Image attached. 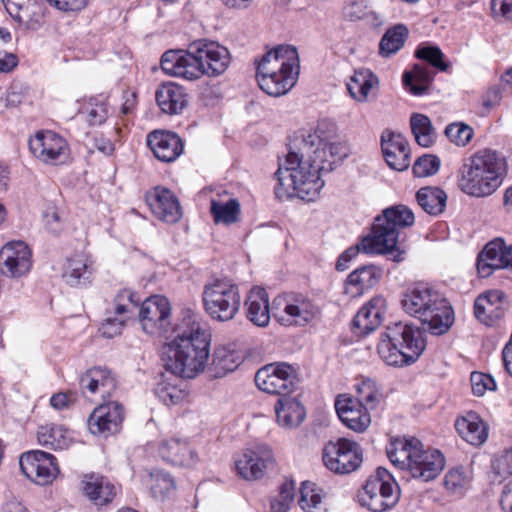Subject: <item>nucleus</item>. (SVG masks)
Masks as SVG:
<instances>
[{
	"label": "nucleus",
	"instance_id": "2f4dec72",
	"mask_svg": "<svg viewBox=\"0 0 512 512\" xmlns=\"http://www.w3.org/2000/svg\"><path fill=\"white\" fill-rule=\"evenodd\" d=\"M160 457L169 463L190 466L195 463V454L186 440L172 437L159 445Z\"/></svg>",
	"mask_w": 512,
	"mask_h": 512
},
{
	"label": "nucleus",
	"instance_id": "f03ea898",
	"mask_svg": "<svg viewBox=\"0 0 512 512\" xmlns=\"http://www.w3.org/2000/svg\"><path fill=\"white\" fill-rule=\"evenodd\" d=\"M161 355L166 370L172 375L193 378L204 371L209 359V340L195 315L184 316L173 327Z\"/></svg>",
	"mask_w": 512,
	"mask_h": 512
},
{
	"label": "nucleus",
	"instance_id": "f257e3e1",
	"mask_svg": "<svg viewBox=\"0 0 512 512\" xmlns=\"http://www.w3.org/2000/svg\"><path fill=\"white\" fill-rule=\"evenodd\" d=\"M302 155L289 152L275 173V195L279 199L298 197L313 201L324 186L321 173L331 172L348 155L340 142L323 138L316 129L303 136Z\"/></svg>",
	"mask_w": 512,
	"mask_h": 512
},
{
	"label": "nucleus",
	"instance_id": "37998d69",
	"mask_svg": "<svg viewBox=\"0 0 512 512\" xmlns=\"http://www.w3.org/2000/svg\"><path fill=\"white\" fill-rule=\"evenodd\" d=\"M241 362L240 354L225 346L217 347L212 355L211 371L216 378L234 371Z\"/></svg>",
	"mask_w": 512,
	"mask_h": 512
},
{
	"label": "nucleus",
	"instance_id": "a18cd8bd",
	"mask_svg": "<svg viewBox=\"0 0 512 512\" xmlns=\"http://www.w3.org/2000/svg\"><path fill=\"white\" fill-rule=\"evenodd\" d=\"M447 195L438 187H423L418 190V205L429 215H438L446 207Z\"/></svg>",
	"mask_w": 512,
	"mask_h": 512
},
{
	"label": "nucleus",
	"instance_id": "cd10ccee",
	"mask_svg": "<svg viewBox=\"0 0 512 512\" xmlns=\"http://www.w3.org/2000/svg\"><path fill=\"white\" fill-rule=\"evenodd\" d=\"M155 97L161 111L169 115L181 113L188 103L185 89L175 82L161 84Z\"/></svg>",
	"mask_w": 512,
	"mask_h": 512
},
{
	"label": "nucleus",
	"instance_id": "9d476101",
	"mask_svg": "<svg viewBox=\"0 0 512 512\" xmlns=\"http://www.w3.org/2000/svg\"><path fill=\"white\" fill-rule=\"evenodd\" d=\"M317 313L314 303L300 294L278 296L272 303V315L285 326H305Z\"/></svg>",
	"mask_w": 512,
	"mask_h": 512
},
{
	"label": "nucleus",
	"instance_id": "20e7f679",
	"mask_svg": "<svg viewBox=\"0 0 512 512\" xmlns=\"http://www.w3.org/2000/svg\"><path fill=\"white\" fill-rule=\"evenodd\" d=\"M299 70L297 49L291 45H279L257 62L259 87L273 97L285 95L296 84Z\"/></svg>",
	"mask_w": 512,
	"mask_h": 512
},
{
	"label": "nucleus",
	"instance_id": "5701e85b",
	"mask_svg": "<svg viewBox=\"0 0 512 512\" xmlns=\"http://www.w3.org/2000/svg\"><path fill=\"white\" fill-rule=\"evenodd\" d=\"M335 409L342 423L355 432L365 431L371 423L367 407L347 395L337 397Z\"/></svg>",
	"mask_w": 512,
	"mask_h": 512
},
{
	"label": "nucleus",
	"instance_id": "69168bd1",
	"mask_svg": "<svg viewBox=\"0 0 512 512\" xmlns=\"http://www.w3.org/2000/svg\"><path fill=\"white\" fill-rule=\"evenodd\" d=\"M360 252H363L362 239L356 245L350 246L343 253L340 254L336 262V269L338 271H345L346 269H348L350 262L355 260V258L358 256Z\"/></svg>",
	"mask_w": 512,
	"mask_h": 512
},
{
	"label": "nucleus",
	"instance_id": "c756f323",
	"mask_svg": "<svg viewBox=\"0 0 512 512\" xmlns=\"http://www.w3.org/2000/svg\"><path fill=\"white\" fill-rule=\"evenodd\" d=\"M247 318L256 326L265 327L269 324L272 308L269 306V298L265 289L253 287L246 300Z\"/></svg>",
	"mask_w": 512,
	"mask_h": 512
},
{
	"label": "nucleus",
	"instance_id": "5fc2aeb1",
	"mask_svg": "<svg viewBox=\"0 0 512 512\" xmlns=\"http://www.w3.org/2000/svg\"><path fill=\"white\" fill-rule=\"evenodd\" d=\"M44 227L52 234L58 235L66 228V214L63 210L49 205L43 214Z\"/></svg>",
	"mask_w": 512,
	"mask_h": 512
},
{
	"label": "nucleus",
	"instance_id": "dca6fc26",
	"mask_svg": "<svg viewBox=\"0 0 512 512\" xmlns=\"http://www.w3.org/2000/svg\"><path fill=\"white\" fill-rule=\"evenodd\" d=\"M29 148L35 158L50 165L64 164L70 156L66 139L50 130L37 132L30 138Z\"/></svg>",
	"mask_w": 512,
	"mask_h": 512
},
{
	"label": "nucleus",
	"instance_id": "412c9836",
	"mask_svg": "<svg viewBox=\"0 0 512 512\" xmlns=\"http://www.w3.org/2000/svg\"><path fill=\"white\" fill-rule=\"evenodd\" d=\"M418 96L425 94L431 87L435 69L446 71L448 65L443 61V53L436 46L418 47Z\"/></svg>",
	"mask_w": 512,
	"mask_h": 512
},
{
	"label": "nucleus",
	"instance_id": "bb28decb",
	"mask_svg": "<svg viewBox=\"0 0 512 512\" xmlns=\"http://www.w3.org/2000/svg\"><path fill=\"white\" fill-rule=\"evenodd\" d=\"M153 214L167 223H175L181 217V208L175 195L166 188L156 187L153 194L147 197Z\"/></svg>",
	"mask_w": 512,
	"mask_h": 512
},
{
	"label": "nucleus",
	"instance_id": "49530a36",
	"mask_svg": "<svg viewBox=\"0 0 512 512\" xmlns=\"http://www.w3.org/2000/svg\"><path fill=\"white\" fill-rule=\"evenodd\" d=\"M298 503L304 512H327L322 490L312 482L302 483Z\"/></svg>",
	"mask_w": 512,
	"mask_h": 512
},
{
	"label": "nucleus",
	"instance_id": "a19ab883",
	"mask_svg": "<svg viewBox=\"0 0 512 512\" xmlns=\"http://www.w3.org/2000/svg\"><path fill=\"white\" fill-rule=\"evenodd\" d=\"M503 240L497 239L489 242L479 254L477 259V271L480 277H489L493 270L501 269V252Z\"/></svg>",
	"mask_w": 512,
	"mask_h": 512
},
{
	"label": "nucleus",
	"instance_id": "ea45409f",
	"mask_svg": "<svg viewBox=\"0 0 512 512\" xmlns=\"http://www.w3.org/2000/svg\"><path fill=\"white\" fill-rule=\"evenodd\" d=\"M378 85L377 77L366 68L355 70L347 82V90L351 97L359 102L368 100L371 90Z\"/></svg>",
	"mask_w": 512,
	"mask_h": 512
},
{
	"label": "nucleus",
	"instance_id": "de8ad7c7",
	"mask_svg": "<svg viewBox=\"0 0 512 512\" xmlns=\"http://www.w3.org/2000/svg\"><path fill=\"white\" fill-rule=\"evenodd\" d=\"M415 220L414 212L403 204L388 207L379 215V221L385 222L397 232L400 229L413 225Z\"/></svg>",
	"mask_w": 512,
	"mask_h": 512
},
{
	"label": "nucleus",
	"instance_id": "e433bc0d",
	"mask_svg": "<svg viewBox=\"0 0 512 512\" xmlns=\"http://www.w3.org/2000/svg\"><path fill=\"white\" fill-rule=\"evenodd\" d=\"M423 447L418 441V478L427 482L437 478L443 471L445 458L438 449L424 450Z\"/></svg>",
	"mask_w": 512,
	"mask_h": 512
},
{
	"label": "nucleus",
	"instance_id": "864d4df0",
	"mask_svg": "<svg viewBox=\"0 0 512 512\" xmlns=\"http://www.w3.org/2000/svg\"><path fill=\"white\" fill-rule=\"evenodd\" d=\"M357 402L363 406L374 408L381 398L380 389L375 380L362 378L356 384Z\"/></svg>",
	"mask_w": 512,
	"mask_h": 512
},
{
	"label": "nucleus",
	"instance_id": "a878e982",
	"mask_svg": "<svg viewBox=\"0 0 512 512\" xmlns=\"http://www.w3.org/2000/svg\"><path fill=\"white\" fill-rule=\"evenodd\" d=\"M147 143L155 157L163 162L176 160L183 152L181 138L170 131H153L147 137Z\"/></svg>",
	"mask_w": 512,
	"mask_h": 512
},
{
	"label": "nucleus",
	"instance_id": "4d7b16f0",
	"mask_svg": "<svg viewBox=\"0 0 512 512\" xmlns=\"http://www.w3.org/2000/svg\"><path fill=\"white\" fill-rule=\"evenodd\" d=\"M448 139L457 146H466L473 137V129L462 123L456 122L449 124L445 129Z\"/></svg>",
	"mask_w": 512,
	"mask_h": 512
},
{
	"label": "nucleus",
	"instance_id": "72a5a7b5",
	"mask_svg": "<svg viewBox=\"0 0 512 512\" xmlns=\"http://www.w3.org/2000/svg\"><path fill=\"white\" fill-rule=\"evenodd\" d=\"M6 11L18 22H26L30 28L40 24L43 9L39 0H2Z\"/></svg>",
	"mask_w": 512,
	"mask_h": 512
},
{
	"label": "nucleus",
	"instance_id": "2eb2a0df",
	"mask_svg": "<svg viewBox=\"0 0 512 512\" xmlns=\"http://www.w3.org/2000/svg\"><path fill=\"white\" fill-rule=\"evenodd\" d=\"M19 465L23 475L40 486L51 484L60 473L56 457L42 450L22 453Z\"/></svg>",
	"mask_w": 512,
	"mask_h": 512
},
{
	"label": "nucleus",
	"instance_id": "09e8293b",
	"mask_svg": "<svg viewBox=\"0 0 512 512\" xmlns=\"http://www.w3.org/2000/svg\"><path fill=\"white\" fill-rule=\"evenodd\" d=\"M471 480V471L463 466H457L445 474L444 485L450 494L460 497L469 489Z\"/></svg>",
	"mask_w": 512,
	"mask_h": 512
},
{
	"label": "nucleus",
	"instance_id": "423d86ee",
	"mask_svg": "<svg viewBox=\"0 0 512 512\" xmlns=\"http://www.w3.org/2000/svg\"><path fill=\"white\" fill-rule=\"evenodd\" d=\"M416 326L399 321L386 327L377 345L382 361L394 367L409 366L415 362Z\"/></svg>",
	"mask_w": 512,
	"mask_h": 512
},
{
	"label": "nucleus",
	"instance_id": "3c124183",
	"mask_svg": "<svg viewBox=\"0 0 512 512\" xmlns=\"http://www.w3.org/2000/svg\"><path fill=\"white\" fill-rule=\"evenodd\" d=\"M151 493L154 498L164 500L174 492L176 485L171 475L163 470L155 469L149 473Z\"/></svg>",
	"mask_w": 512,
	"mask_h": 512
},
{
	"label": "nucleus",
	"instance_id": "79ce46f5",
	"mask_svg": "<svg viewBox=\"0 0 512 512\" xmlns=\"http://www.w3.org/2000/svg\"><path fill=\"white\" fill-rule=\"evenodd\" d=\"M183 384L181 377L178 378L175 375L171 378L165 377L157 384L155 394L167 406L179 404L187 397Z\"/></svg>",
	"mask_w": 512,
	"mask_h": 512
},
{
	"label": "nucleus",
	"instance_id": "338daca9",
	"mask_svg": "<svg viewBox=\"0 0 512 512\" xmlns=\"http://www.w3.org/2000/svg\"><path fill=\"white\" fill-rule=\"evenodd\" d=\"M401 308L403 311L414 317L416 315V286H409L401 296Z\"/></svg>",
	"mask_w": 512,
	"mask_h": 512
},
{
	"label": "nucleus",
	"instance_id": "7ed1b4c3",
	"mask_svg": "<svg viewBox=\"0 0 512 512\" xmlns=\"http://www.w3.org/2000/svg\"><path fill=\"white\" fill-rule=\"evenodd\" d=\"M160 64L165 74L192 81L202 75L219 76L224 73L230 64V53L217 42L199 40L190 44L187 51H166Z\"/></svg>",
	"mask_w": 512,
	"mask_h": 512
},
{
	"label": "nucleus",
	"instance_id": "4c0bfd02",
	"mask_svg": "<svg viewBox=\"0 0 512 512\" xmlns=\"http://www.w3.org/2000/svg\"><path fill=\"white\" fill-rule=\"evenodd\" d=\"M38 443L54 450L67 449L72 441V433L63 425L46 424L38 428Z\"/></svg>",
	"mask_w": 512,
	"mask_h": 512
},
{
	"label": "nucleus",
	"instance_id": "f704fd0d",
	"mask_svg": "<svg viewBox=\"0 0 512 512\" xmlns=\"http://www.w3.org/2000/svg\"><path fill=\"white\" fill-rule=\"evenodd\" d=\"M275 413L278 424L287 429L298 427L305 419L304 407L293 397L280 396L275 404Z\"/></svg>",
	"mask_w": 512,
	"mask_h": 512
},
{
	"label": "nucleus",
	"instance_id": "0eeeda50",
	"mask_svg": "<svg viewBox=\"0 0 512 512\" xmlns=\"http://www.w3.org/2000/svg\"><path fill=\"white\" fill-rule=\"evenodd\" d=\"M418 319L424 332L440 336L454 323V311L448 300L427 283L418 282Z\"/></svg>",
	"mask_w": 512,
	"mask_h": 512
},
{
	"label": "nucleus",
	"instance_id": "4be33fe9",
	"mask_svg": "<svg viewBox=\"0 0 512 512\" xmlns=\"http://www.w3.org/2000/svg\"><path fill=\"white\" fill-rule=\"evenodd\" d=\"M381 148L385 161L392 169L404 171L410 166L411 149L400 133L384 130L381 135Z\"/></svg>",
	"mask_w": 512,
	"mask_h": 512
},
{
	"label": "nucleus",
	"instance_id": "13d9d810",
	"mask_svg": "<svg viewBox=\"0 0 512 512\" xmlns=\"http://www.w3.org/2000/svg\"><path fill=\"white\" fill-rule=\"evenodd\" d=\"M294 499L293 483H284L280 486L279 494L271 499V512H287Z\"/></svg>",
	"mask_w": 512,
	"mask_h": 512
},
{
	"label": "nucleus",
	"instance_id": "aec40b11",
	"mask_svg": "<svg viewBox=\"0 0 512 512\" xmlns=\"http://www.w3.org/2000/svg\"><path fill=\"white\" fill-rule=\"evenodd\" d=\"M399 232L385 222L375 218L371 233L362 238V250L365 254H388L398 244Z\"/></svg>",
	"mask_w": 512,
	"mask_h": 512
},
{
	"label": "nucleus",
	"instance_id": "052dcab7",
	"mask_svg": "<svg viewBox=\"0 0 512 512\" xmlns=\"http://www.w3.org/2000/svg\"><path fill=\"white\" fill-rule=\"evenodd\" d=\"M436 131L430 119L418 113V146L428 148L436 141Z\"/></svg>",
	"mask_w": 512,
	"mask_h": 512
},
{
	"label": "nucleus",
	"instance_id": "1a4fd4ad",
	"mask_svg": "<svg viewBox=\"0 0 512 512\" xmlns=\"http://www.w3.org/2000/svg\"><path fill=\"white\" fill-rule=\"evenodd\" d=\"M362 507L371 512H384L393 508L399 500L398 485L392 474L383 467L370 476L358 494Z\"/></svg>",
	"mask_w": 512,
	"mask_h": 512
},
{
	"label": "nucleus",
	"instance_id": "a211bd4d",
	"mask_svg": "<svg viewBox=\"0 0 512 512\" xmlns=\"http://www.w3.org/2000/svg\"><path fill=\"white\" fill-rule=\"evenodd\" d=\"M123 419V406L118 402H108L94 409L88 419V427L91 433L107 437L120 430Z\"/></svg>",
	"mask_w": 512,
	"mask_h": 512
},
{
	"label": "nucleus",
	"instance_id": "39448f33",
	"mask_svg": "<svg viewBox=\"0 0 512 512\" xmlns=\"http://www.w3.org/2000/svg\"><path fill=\"white\" fill-rule=\"evenodd\" d=\"M505 158L496 151L484 149L466 159L459 169V186L463 192L475 197L493 194L506 174Z\"/></svg>",
	"mask_w": 512,
	"mask_h": 512
},
{
	"label": "nucleus",
	"instance_id": "4468645a",
	"mask_svg": "<svg viewBox=\"0 0 512 512\" xmlns=\"http://www.w3.org/2000/svg\"><path fill=\"white\" fill-rule=\"evenodd\" d=\"M273 462V452L268 445L254 444L235 455L234 470L237 476L246 481L259 480Z\"/></svg>",
	"mask_w": 512,
	"mask_h": 512
},
{
	"label": "nucleus",
	"instance_id": "603ef678",
	"mask_svg": "<svg viewBox=\"0 0 512 512\" xmlns=\"http://www.w3.org/2000/svg\"><path fill=\"white\" fill-rule=\"evenodd\" d=\"M139 299L130 289L120 290L113 301V312L118 316H124L128 319L134 317L138 310Z\"/></svg>",
	"mask_w": 512,
	"mask_h": 512
},
{
	"label": "nucleus",
	"instance_id": "bf43d9fd",
	"mask_svg": "<svg viewBox=\"0 0 512 512\" xmlns=\"http://www.w3.org/2000/svg\"><path fill=\"white\" fill-rule=\"evenodd\" d=\"M129 319L124 316H118L114 312L108 311L107 316L102 322L100 332L106 338H113L122 333L126 322Z\"/></svg>",
	"mask_w": 512,
	"mask_h": 512
},
{
	"label": "nucleus",
	"instance_id": "e2e57ef3",
	"mask_svg": "<svg viewBox=\"0 0 512 512\" xmlns=\"http://www.w3.org/2000/svg\"><path fill=\"white\" fill-rule=\"evenodd\" d=\"M472 392L476 396H482L487 390L494 391L496 383L492 376L480 372H473L471 374Z\"/></svg>",
	"mask_w": 512,
	"mask_h": 512
},
{
	"label": "nucleus",
	"instance_id": "58836bf2",
	"mask_svg": "<svg viewBox=\"0 0 512 512\" xmlns=\"http://www.w3.org/2000/svg\"><path fill=\"white\" fill-rule=\"evenodd\" d=\"M78 116L89 126L103 124L109 116L107 98L103 95H98L84 100L78 110Z\"/></svg>",
	"mask_w": 512,
	"mask_h": 512
},
{
	"label": "nucleus",
	"instance_id": "f8f14e48",
	"mask_svg": "<svg viewBox=\"0 0 512 512\" xmlns=\"http://www.w3.org/2000/svg\"><path fill=\"white\" fill-rule=\"evenodd\" d=\"M299 382L297 369L286 362H275L259 369L255 375L257 387L268 393L286 396Z\"/></svg>",
	"mask_w": 512,
	"mask_h": 512
},
{
	"label": "nucleus",
	"instance_id": "b1692460",
	"mask_svg": "<svg viewBox=\"0 0 512 512\" xmlns=\"http://www.w3.org/2000/svg\"><path fill=\"white\" fill-rule=\"evenodd\" d=\"M94 271V261L90 255L75 253L67 259L63 279L71 287H87L92 283Z\"/></svg>",
	"mask_w": 512,
	"mask_h": 512
},
{
	"label": "nucleus",
	"instance_id": "393cba45",
	"mask_svg": "<svg viewBox=\"0 0 512 512\" xmlns=\"http://www.w3.org/2000/svg\"><path fill=\"white\" fill-rule=\"evenodd\" d=\"M383 270L373 264L363 265L352 271L344 283V292L350 298L362 296L381 280Z\"/></svg>",
	"mask_w": 512,
	"mask_h": 512
},
{
	"label": "nucleus",
	"instance_id": "8fccbe9b",
	"mask_svg": "<svg viewBox=\"0 0 512 512\" xmlns=\"http://www.w3.org/2000/svg\"><path fill=\"white\" fill-rule=\"evenodd\" d=\"M408 30L404 25L398 24L388 29L379 43V53L389 57L399 51L407 38Z\"/></svg>",
	"mask_w": 512,
	"mask_h": 512
},
{
	"label": "nucleus",
	"instance_id": "c03bdc74",
	"mask_svg": "<svg viewBox=\"0 0 512 512\" xmlns=\"http://www.w3.org/2000/svg\"><path fill=\"white\" fill-rule=\"evenodd\" d=\"M210 213L216 224L231 225L240 219V203L235 198L212 199Z\"/></svg>",
	"mask_w": 512,
	"mask_h": 512
},
{
	"label": "nucleus",
	"instance_id": "473e14b6",
	"mask_svg": "<svg viewBox=\"0 0 512 512\" xmlns=\"http://www.w3.org/2000/svg\"><path fill=\"white\" fill-rule=\"evenodd\" d=\"M455 429L462 439L475 446L482 445L488 437L485 423L477 413L472 411L457 418Z\"/></svg>",
	"mask_w": 512,
	"mask_h": 512
},
{
	"label": "nucleus",
	"instance_id": "7c9ffc66",
	"mask_svg": "<svg viewBox=\"0 0 512 512\" xmlns=\"http://www.w3.org/2000/svg\"><path fill=\"white\" fill-rule=\"evenodd\" d=\"M80 388L83 394L99 393L102 397L109 395L115 389V379L106 368L94 367L80 377Z\"/></svg>",
	"mask_w": 512,
	"mask_h": 512
},
{
	"label": "nucleus",
	"instance_id": "9b49d317",
	"mask_svg": "<svg viewBox=\"0 0 512 512\" xmlns=\"http://www.w3.org/2000/svg\"><path fill=\"white\" fill-rule=\"evenodd\" d=\"M322 460L325 467L336 474H349L356 471L362 461L363 453L357 442L340 438L329 441L322 451Z\"/></svg>",
	"mask_w": 512,
	"mask_h": 512
},
{
	"label": "nucleus",
	"instance_id": "f3484780",
	"mask_svg": "<svg viewBox=\"0 0 512 512\" xmlns=\"http://www.w3.org/2000/svg\"><path fill=\"white\" fill-rule=\"evenodd\" d=\"M32 267V252L23 241H10L0 250V270L3 275L19 278Z\"/></svg>",
	"mask_w": 512,
	"mask_h": 512
},
{
	"label": "nucleus",
	"instance_id": "6e6d98bb",
	"mask_svg": "<svg viewBox=\"0 0 512 512\" xmlns=\"http://www.w3.org/2000/svg\"><path fill=\"white\" fill-rule=\"evenodd\" d=\"M372 312L364 305L352 320V330L358 336H365L376 330L381 324H375Z\"/></svg>",
	"mask_w": 512,
	"mask_h": 512
},
{
	"label": "nucleus",
	"instance_id": "c85d7f7f",
	"mask_svg": "<svg viewBox=\"0 0 512 512\" xmlns=\"http://www.w3.org/2000/svg\"><path fill=\"white\" fill-rule=\"evenodd\" d=\"M386 454L390 462L400 470H413L416 468V446L413 438L392 437L386 446Z\"/></svg>",
	"mask_w": 512,
	"mask_h": 512
},
{
	"label": "nucleus",
	"instance_id": "680f3d73",
	"mask_svg": "<svg viewBox=\"0 0 512 512\" xmlns=\"http://www.w3.org/2000/svg\"><path fill=\"white\" fill-rule=\"evenodd\" d=\"M441 161L437 155L424 153L418 155V177H429L438 173Z\"/></svg>",
	"mask_w": 512,
	"mask_h": 512
},
{
	"label": "nucleus",
	"instance_id": "ddd939ff",
	"mask_svg": "<svg viewBox=\"0 0 512 512\" xmlns=\"http://www.w3.org/2000/svg\"><path fill=\"white\" fill-rule=\"evenodd\" d=\"M138 316L145 333L169 338L167 334L171 325V306L166 297L154 295L147 298L142 302Z\"/></svg>",
	"mask_w": 512,
	"mask_h": 512
},
{
	"label": "nucleus",
	"instance_id": "0e129e2a",
	"mask_svg": "<svg viewBox=\"0 0 512 512\" xmlns=\"http://www.w3.org/2000/svg\"><path fill=\"white\" fill-rule=\"evenodd\" d=\"M372 312L375 324H381L386 316L388 304L383 295H375L365 305Z\"/></svg>",
	"mask_w": 512,
	"mask_h": 512
},
{
	"label": "nucleus",
	"instance_id": "6ab92c4d",
	"mask_svg": "<svg viewBox=\"0 0 512 512\" xmlns=\"http://www.w3.org/2000/svg\"><path fill=\"white\" fill-rule=\"evenodd\" d=\"M508 310L505 294L500 290H489L480 294L474 302L475 317L487 326H493L504 318Z\"/></svg>",
	"mask_w": 512,
	"mask_h": 512
},
{
	"label": "nucleus",
	"instance_id": "c9c22d12",
	"mask_svg": "<svg viewBox=\"0 0 512 512\" xmlns=\"http://www.w3.org/2000/svg\"><path fill=\"white\" fill-rule=\"evenodd\" d=\"M83 491L96 505H104L113 500L118 489L107 478L91 474L84 477Z\"/></svg>",
	"mask_w": 512,
	"mask_h": 512
},
{
	"label": "nucleus",
	"instance_id": "6e6552de",
	"mask_svg": "<svg viewBox=\"0 0 512 512\" xmlns=\"http://www.w3.org/2000/svg\"><path fill=\"white\" fill-rule=\"evenodd\" d=\"M202 301L206 313L213 320H232L241 307L239 287L231 280L215 279L204 285Z\"/></svg>",
	"mask_w": 512,
	"mask_h": 512
},
{
	"label": "nucleus",
	"instance_id": "774afa93",
	"mask_svg": "<svg viewBox=\"0 0 512 512\" xmlns=\"http://www.w3.org/2000/svg\"><path fill=\"white\" fill-rule=\"evenodd\" d=\"M51 6L64 12H74L83 9L87 0H46Z\"/></svg>",
	"mask_w": 512,
	"mask_h": 512
}]
</instances>
